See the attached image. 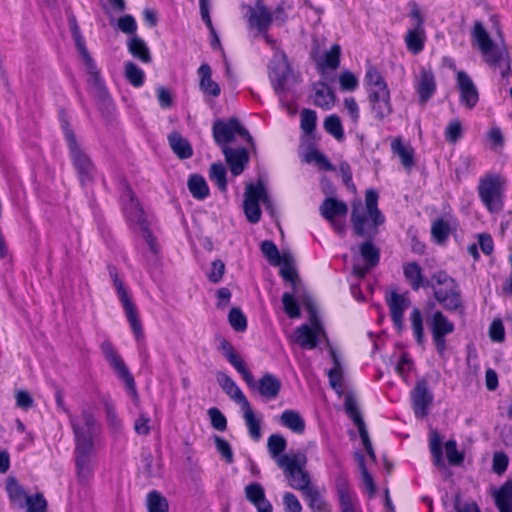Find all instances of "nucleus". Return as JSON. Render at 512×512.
<instances>
[{
	"label": "nucleus",
	"mask_w": 512,
	"mask_h": 512,
	"mask_svg": "<svg viewBox=\"0 0 512 512\" xmlns=\"http://www.w3.org/2000/svg\"><path fill=\"white\" fill-rule=\"evenodd\" d=\"M54 399L57 409L68 417L74 440L76 476L78 483L85 485L94 475L97 418L94 412L87 407H83L80 414H73L65 404L61 389L55 391Z\"/></svg>",
	"instance_id": "1"
},
{
	"label": "nucleus",
	"mask_w": 512,
	"mask_h": 512,
	"mask_svg": "<svg viewBox=\"0 0 512 512\" xmlns=\"http://www.w3.org/2000/svg\"><path fill=\"white\" fill-rule=\"evenodd\" d=\"M364 86L372 117L378 121L388 118L394 111L391 92L385 77L375 65L366 66Z\"/></svg>",
	"instance_id": "2"
},
{
	"label": "nucleus",
	"mask_w": 512,
	"mask_h": 512,
	"mask_svg": "<svg viewBox=\"0 0 512 512\" xmlns=\"http://www.w3.org/2000/svg\"><path fill=\"white\" fill-rule=\"evenodd\" d=\"M471 42L481 52L484 61L493 68L499 67L503 79L512 74V60L506 48L499 49L484 24L476 20L471 30Z\"/></svg>",
	"instance_id": "3"
},
{
	"label": "nucleus",
	"mask_w": 512,
	"mask_h": 512,
	"mask_svg": "<svg viewBox=\"0 0 512 512\" xmlns=\"http://www.w3.org/2000/svg\"><path fill=\"white\" fill-rule=\"evenodd\" d=\"M278 466L284 470L289 485L295 490L302 491L309 507L320 511L324 501L318 490L310 485L309 473L304 469L305 458L300 460L297 455H284L279 458Z\"/></svg>",
	"instance_id": "4"
},
{
	"label": "nucleus",
	"mask_w": 512,
	"mask_h": 512,
	"mask_svg": "<svg viewBox=\"0 0 512 512\" xmlns=\"http://www.w3.org/2000/svg\"><path fill=\"white\" fill-rule=\"evenodd\" d=\"M507 182L505 175L494 171H486L479 177L476 191L490 214H498L504 209Z\"/></svg>",
	"instance_id": "5"
},
{
	"label": "nucleus",
	"mask_w": 512,
	"mask_h": 512,
	"mask_svg": "<svg viewBox=\"0 0 512 512\" xmlns=\"http://www.w3.org/2000/svg\"><path fill=\"white\" fill-rule=\"evenodd\" d=\"M433 297L447 312L464 314L462 294L457 281L445 270H438L431 275Z\"/></svg>",
	"instance_id": "6"
},
{
	"label": "nucleus",
	"mask_w": 512,
	"mask_h": 512,
	"mask_svg": "<svg viewBox=\"0 0 512 512\" xmlns=\"http://www.w3.org/2000/svg\"><path fill=\"white\" fill-rule=\"evenodd\" d=\"M379 195L376 190L368 189L365 192L367 214L359 213L353 208L351 223L356 236L378 235L379 226L385 222V217L378 208Z\"/></svg>",
	"instance_id": "7"
},
{
	"label": "nucleus",
	"mask_w": 512,
	"mask_h": 512,
	"mask_svg": "<svg viewBox=\"0 0 512 512\" xmlns=\"http://www.w3.org/2000/svg\"><path fill=\"white\" fill-rule=\"evenodd\" d=\"M107 270L135 340L140 342L144 339L145 334L143 324L138 313V308L134 303L124 281L120 278L117 267L115 265L109 264L107 266Z\"/></svg>",
	"instance_id": "8"
},
{
	"label": "nucleus",
	"mask_w": 512,
	"mask_h": 512,
	"mask_svg": "<svg viewBox=\"0 0 512 512\" xmlns=\"http://www.w3.org/2000/svg\"><path fill=\"white\" fill-rule=\"evenodd\" d=\"M101 352L109 364L110 368L114 371L116 376L123 382L127 393L131 397L135 405L140 402V396L137 390L134 376L126 365L121 355L116 350L113 343L105 340L100 345Z\"/></svg>",
	"instance_id": "9"
},
{
	"label": "nucleus",
	"mask_w": 512,
	"mask_h": 512,
	"mask_svg": "<svg viewBox=\"0 0 512 512\" xmlns=\"http://www.w3.org/2000/svg\"><path fill=\"white\" fill-rule=\"evenodd\" d=\"M239 135L251 148H254V140L249 131L241 124L236 117L229 119H216L212 125V136L215 144L221 148L230 147L235 136Z\"/></svg>",
	"instance_id": "10"
},
{
	"label": "nucleus",
	"mask_w": 512,
	"mask_h": 512,
	"mask_svg": "<svg viewBox=\"0 0 512 512\" xmlns=\"http://www.w3.org/2000/svg\"><path fill=\"white\" fill-rule=\"evenodd\" d=\"M269 196L261 180L256 184L248 183L245 187L243 209L247 220L252 223H258L261 219L260 202L266 203Z\"/></svg>",
	"instance_id": "11"
},
{
	"label": "nucleus",
	"mask_w": 512,
	"mask_h": 512,
	"mask_svg": "<svg viewBox=\"0 0 512 512\" xmlns=\"http://www.w3.org/2000/svg\"><path fill=\"white\" fill-rule=\"evenodd\" d=\"M67 148L81 186L93 182L96 168L89 155L81 149L78 141L67 144Z\"/></svg>",
	"instance_id": "12"
},
{
	"label": "nucleus",
	"mask_w": 512,
	"mask_h": 512,
	"mask_svg": "<svg viewBox=\"0 0 512 512\" xmlns=\"http://www.w3.org/2000/svg\"><path fill=\"white\" fill-rule=\"evenodd\" d=\"M428 325L435 349L443 356L447 350L446 336L454 332L455 325L441 310L433 312Z\"/></svg>",
	"instance_id": "13"
},
{
	"label": "nucleus",
	"mask_w": 512,
	"mask_h": 512,
	"mask_svg": "<svg viewBox=\"0 0 512 512\" xmlns=\"http://www.w3.org/2000/svg\"><path fill=\"white\" fill-rule=\"evenodd\" d=\"M377 235L373 236H361L365 238V241L360 244L359 252L361 257L365 261V265H354L352 268L353 275L358 279H363L368 274V272L376 267L380 261V250L377 248L373 240Z\"/></svg>",
	"instance_id": "14"
},
{
	"label": "nucleus",
	"mask_w": 512,
	"mask_h": 512,
	"mask_svg": "<svg viewBox=\"0 0 512 512\" xmlns=\"http://www.w3.org/2000/svg\"><path fill=\"white\" fill-rule=\"evenodd\" d=\"M385 302L389 308L390 318L397 333H402L404 325V314L410 306V300L405 294L391 291L385 296Z\"/></svg>",
	"instance_id": "15"
},
{
	"label": "nucleus",
	"mask_w": 512,
	"mask_h": 512,
	"mask_svg": "<svg viewBox=\"0 0 512 512\" xmlns=\"http://www.w3.org/2000/svg\"><path fill=\"white\" fill-rule=\"evenodd\" d=\"M67 20L71 32V36L75 43V46L84 62L88 74H95L99 69L95 60L91 57L86 46V40L81 33L77 19L73 12L67 15Z\"/></svg>",
	"instance_id": "16"
},
{
	"label": "nucleus",
	"mask_w": 512,
	"mask_h": 512,
	"mask_svg": "<svg viewBox=\"0 0 512 512\" xmlns=\"http://www.w3.org/2000/svg\"><path fill=\"white\" fill-rule=\"evenodd\" d=\"M335 490L337 493L341 512H356L355 503L358 502L356 492L352 489L349 478L344 471L335 476Z\"/></svg>",
	"instance_id": "17"
},
{
	"label": "nucleus",
	"mask_w": 512,
	"mask_h": 512,
	"mask_svg": "<svg viewBox=\"0 0 512 512\" xmlns=\"http://www.w3.org/2000/svg\"><path fill=\"white\" fill-rule=\"evenodd\" d=\"M218 350L227 362L242 376V379L247 383V385H252L254 383V377L251 371L230 341L222 338L219 342Z\"/></svg>",
	"instance_id": "18"
},
{
	"label": "nucleus",
	"mask_w": 512,
	"mask_h": 512,
	"mask_svg": "<svg viewBox=\"0 0 512 512\" xmlns=\"http://www.w3.org/2000/svg\"><path fill=\"white\" fill-rule=\"evenodd\" d=\"M459 101L467 109H473L479 102V92L472 78L464 70L456 74Z\"/></svg>",
	"instance_id": "19"
},
{
	"label": "nucleus",
	"mask_w": 512,
	"mask_h": 512,
	"mask_svg": "<svg viewBox=\"0 0 512 512\" xmlns=\"http://www.w3.org/2000/svg\"><path fill=\"white\" fill-rule=\"evenodd\" d=\"M413 409L416 416L424 417L428 415L429 407L433 402V394L428 388L425 379L416 382L414 389L411 391Z\"/></svg>",
	"instance_id": "20"
},
{
	"label": "nucleus",
	"mask_w": 512,
	"mask_h": 512,
	"mask_svg": "<svg viewBox=\"0 0 512 512\" xmlns=\"http://www.w3.org/2000/svg\"><path fill=\"white\" fill-rule=\"evenodd\" d=\"M222 153L234 177L241 175L249 164L250 155L244 147H226L222 149Z\"/></svg>",
	"instance_id": "21"
},
{
	"label": "nucleus",
	"mask_w": 512,
	"mask_h": 512,
	"mask_svg": "<svg viewBox=\"0 0 512 512\" xmlns=\"http://www.w3.org/2000/svg\"><path fill=\"white\" fill-rule=\"evenodd\" d=\"M415 90L421 104L427 103L434 96L437 90V84L435 75L431 69L424 67L420 69Z\"/></svg>",
	"instance_id": "22"
},
{
	"label": "nucleus",
	"mask_w": 512,
	"mask_h": 512,
	"mask_svg": "<svg viewBox=\"0 0 512 512\" xmlns=\"http://www.w3.org/2000/svg\"><path fill=\"white\" fill-rule=\"evenodd\" d=\"M402 270L405 280L413 291H418L421 288H429L431 278L428 279L425 277L423 269L418 262H405L402 266Z\"/></svg>",
	"instance_id": "23"
},
{
	"label": "nucleus",
	"mask_w": 512,
	"mask_h": 512,
	"mask_svg": "<svg viewBox=\"0 0 512 512\" xmlns=\"http://www.w3.org/2000/svg\"><path fill=\"white\" fill-rule=\"evenodd\" d=\"M321 330L319 320L314 317L313 325L303 324L296 329V341L303 349H314L318 344V334Z\"/></svg>",
	"instance_id": "24"
},
{
	"label": "nucleus",
	"mask_w": 512,
	"mask_h": 512,
	"mask_svg": "<svg viewBox=\"0 0 512 512\" xmlns=\"http://www.w3.org/2000/svg\"><path fill=\"white\" fill-rule=\"evenodd\" d=\"M321 216L330 224H335L337 217H344L348 213L347 204L334 197H327L323 200L319 207Z\"/></svg>",
	"instance_id": "25"
},
{
	"label": "nucleus",
	"mask_w": 512,
	"mask_h": 512,
	"mask_svg": "<svg viewBox=\"0 0 512 512\" xmlns=\"http://www.w3.org/2000/svg\"><path fill=\"white\" fill-rule=\"evenodd\" d=\"M199 89L204 96L218 97L221 94L219 84L212 79V69L208 63H202L198 69Z\"/></svg>",
	"instance_id": "26"
},
{
	"label": "nucleus",
	"mask_w": 512,
	"mask_h": 512,
	"mask_svg": "<svg viewBox=\"0 0 512 512\" xmlns=\"http://www.w3.org/2000/svg\"><path fill=\"white\" fill-rule=\"evenodd\" d=\"M313 104L323 110H330L335 102L336 95L325 82L319 81L313 85Z\"/></svg>",
	"instance_id": "27"
},
{
	"label": "nucleus",
	"mask_w": 512,
	"mask_h": 512,
	"mask_svg": "<svg viewBox=\"0 0 512 512\" xmlns=\"http://www.w3.org/2000/svg\"><path fill=\"white\" fill-rule=\"evenodd\" d=\"M391 151L399 157L402 166L407 171L412 170L415 165L414 149L410 145H406L401 136L395 137L391 141Z\"/></svg>",
	"instance_id": "28"
},
{
	"label": "nucleus",
	"mask_w": 512,
	"mask_h": 512,
	"mask_svg": "<svg viewBox=\"0 0 512 512\" xmlns=\"http://www.w3.org/2000/svg\"><path fill=\"white\" fill-rule=\"evenodd\" d=\"M216 379L223 391L240 405H248V399L235 381L224 372H217Z\"/></svg>",
	"instance_id": "29"
},
{
	"label": "nucleus",
	"mask_w": 512,
	"mask_h": 512,
	"mask_svg": "<svg viewBox=\"0 0 512 512\" xmlns=\"http://www.w3.org/2000/svg\"><path fill=\"white\" fill-rule=\"evenodd\" d=\"M248 22L256 27L259 33H265L273 23V14L265 5L258 3L256 10L251 12Z\"/></svg>",
	"instance_id": "30"
},
{
	"label": "nucleus",
	"mask_w": 512,
	"mask_h": 512,
	"mask_svg": "<svg viewBox=\"0 0 512 512\" xmlns=\"http://www.w3.org/2000/svg\"><path fill=\"white\" fill-rule=\"evenodd\" d=\"M168 144L173 153L181 160L193 156V147L187 138L178 131H173L167 136Z\"/></svg>",
	"instance_id": "31"
},
{
	"label": "nucleus",
	"mask_w": 512,
	"mask_h": 512,
	"mask_svg": "<svg viewBox=\"0 0 512 512\" xmlns=\"http://www.w3.org/2000/svg\"><path fill=\"white\" fill-rule=\"evenodd\" d=\"M282 383L278 377L265 373L258 381V391L264 398L274 400L278 397Z\"/></svg>",
	"instance_id": "32"
},
{
	"label": "nucleus",
	"mask_w": 512,
	"mask_h": 512,
	"mask_svg": "<svg viewBox=\"0 0 512 512\" xmlns=\"http://www.w3.org/2000/svg\"><path fill=\"white\" fill-rule=\"evenodd\" d=\"M492 497L498 512H512V480L505 481Z\"/></svg>",
	"instance_id": "33"
},
{
	"label": "nucleus",
	"mask_w": 512,
	"mask_h": 512,
	"mask_svg": "<svg viewBox=\"0 0 512 512\" xmlns=\"http://www.w3.org/2000/svg\"><path fill=\"white\" fill-rule=\"evenodd\" d=\"M405 45L407 50L413 54H420L425 47L426 33L424 27L416 26L408 29L405 38Z\"/></svg>",
	"instance_id": "34"
},
{
	"label": "nucleus",
	"mask_w": 512,
	"mask_h": 512,
	"mask_svg": "<svg viewBox=\"0 0 512 512\" xmlns=\"http://www.w3.org/2000/svg\"><path fill=\"white\" fill-rule=\"evenodd\" d=\"M122 211L129 226H137L140 229L149 224L139 201L136 203L124 204Z\"/></svg>",
	"instance_id": "35"
},
{
	"label": "nucleus",
	"mask_w": 512,
	"mask_h": 512,
	"mask_svg": "<svg viewBox=\"0 0 512 512\" xmlns=\"http://www.w3.org/2000/svg\"><path fill=\"white\" fill-rule=\"evenodd\" d=\"M128 52L140 62L148 64L152 61V56L149 47L146 42L139 37L134 35L129 38L127 42Z\"/></svg>",
	"instance_id": "36"
},
{
	"label": "nucleus",
	"mask_w": 512,
	"mask_h": 512,
	"mask_svg": "<svg viewBox=\"0 0 512 512\" xmlns=\"http://www.w3.org/2000/svg\"><path fill=\"white\" fill-rule=\"evenodd\" d=\"M341 61V47L339 44H333L331 48L326 51L323 58L317 61V69L320 73H324L326 69L332 71L340 66Z\"/></svg>",
	"instance_id": "37"
},
{
	"label": "nucleus",
	"mask_w": 512,
	"mask_h": 512,
	"mask_svg": "<svg viewBox=\"0 0 512 512\" xmlns=\"http://www.w3.org/2000/svg\"><path fill=\"white\" fill-rule=\"evenodd\" d=\"M344 408L348 417L353 421L358 429L359 435L364 434L367 431L365 422L361 415L357 401L352 394H347L344 400Z\"/></svg>",
	"instance_id": "38"
},
{
	"label": "nucleus",
	"mask_w": 512,
	"mask_h": 512,
	"mask_svg": "<svg viewBox=\"0 0 512 512\" xmlns=\"http://www.w3.org/2000/svg\"><path fill=\"white\" fill-rule=\"evenodd\" d=\"M6 492L9 501L12 504L17 505L20 508H24V503L29 495L26 493L24 487L19 483V481L15 477H9L7 479Z\"/></svg>",
	"instance_id": "39"
},
{
	"label": "nucleus",
	"mask_w": 512,
	"mask_h": 512,
	"mask_svg": "<svg viewBox=\"0 0 512 512\" xmlns=\"http://www.w3.org/2000/svg\"><path fill=\"white\" fill-rule=\"evenodd\" d=\"M280 423L296 434H302L305 431V421L300 413L295 410H284L280 416Z\"/></svg>",
	"instance_id": "40"
},
{
	"label": "nucleus",
	"mask_w": 512,
	"mask_h": 512,
	"mask_svg": "<svg viewBox=\"0 0 512 512\" xmlns=\"http://www.w3.org/2000/svg\"><path fill=\"white\" fill-rule=\"evenodd\" d=\"M289 66L287 64H278L271 68L269 78L275 92L281 95L285 91V85L288 79Z\"/></svg>",
	"instance_id": "41"
},
{
	"label": "nucleus",
	"mask_w": 512,
	"mask_h": 512,
	"mask_svg": "<svg viewBox=\"0 0 512 512\" xmlns=\"http://www.w3.org/2000/svg\"><path fill=\"white\" fill-rule=\"evenodd\" d=\"M187 185L192 197L197 200H204L210 194L209 186L202 175L192 174Z\"/></svg>",
	"instance_id": "42"
},
{
	"label": "nucleus",
	"mask_w": 512,
	"mask_h": 512,
	"mask_svg": "<svg viewBox=\"0 0 512 512\" xmlns=\"http://www.w3.org/2000/svg\"><path fill=\"white\" fill-rule=\"evenodd\" d=\"M241 407L244 410L243 417H244L245 424L247 426L250 438L253 441H259L262 437L260 419H258L255 416L249 402H248V405H241Z\"/></svg>",
	"instance_id": "43"
},
{
	"label": "nucleus",
	"mask_w": 512,
	"mask_h": 512,
	"mask_svg": "<svg viewBox=\"0 0 512 512\" xmlns=\"http://www.w3.org/2000/svg\"><path fill=\"white\" fill-rule=\"evenodd\" d=\"M124 77L134 88L142 87L146 78L144 70L132 61L124 63Z\"/></svg>",
	"instance_id": "44"
},
{
	"label": "nucleus",
	"mask_w": 512,
	"mask_h": 512,
	"mask_svg": "<svg viewBox=\"0 0 512 512\" xmlns=\"http://www.w3.org/2000/svg\"><path fill=\"white\" fill-rule=\"evenodd\" d=\"M429 448L434 466L440 470L446 469L442 451V439L437 431H433L430 435Z\"/></svg>",
	"instance_id": "45"
},
{
	"label": "nucleus",
	"mask_w": 512,
	"mask_h": 512,
	"mask_svg": "<svg viewBox=\"0 0 512 512\" xmlns=\"http://www.w3.org/2000/svg\"><path fill=\"white\" fill-rule=\"evenodd\" d=\"M209 179L214 183L219 191L225 193L228 189L227 171L221 162L212 163L208 173Z\"/></svg>",
	"instance_id": "46"
},
{
	"label": "nucleus",
	"mask_w": 512,
	"mask_h": 512,
	"mask_svg": "<svg viewBox=\"0 0 512 512\" xmlns=\"http://www.w3.org/2000/svg\"><path fill=\"white\" fill-rule=\"evenodd\" d=\"M260 250L267 261L273 265H281L282 261H287L289 254H280L276 244L272 240H264L260 244Z\"/></svg>",
	"instance_id": "47"
},
{
	"label": "nucleus",
	"mask_w": 512,
	"mask_h": 512,
	"mask_svg": "<svg viewBox=\"0 0 512 512\" xmlns=\"http://www.w3.org/2000/svg\"><path fill=\"white\" fill-rule=\"evenodd\" d=\"M332 355H333V359H334V365L328 371L329 384H330L331 388L338 395H341L343 393V389H344L343 370H342L341 364L334 352H332Z\"/></svg>",
	"instance_id": "48"
},
{
	"label": "nucleus",
	"mask_w": 512,
	"mask_h": 512,
	"mask_svg": "<svg viewBox=\"0 0 512 512\" xmlns=\"http://www.w3.org/2000/svg\"><path fill=\"white\" fill-rule=\"evenodd\" d=\"M148 512H168L169 504L167 499L157 490L148 492L146 496Z\"/></svg>",
	"instance_id": "49"
},
{
	"label": "nucleus",
	"mask_w": 512,
	"mask_h": 512,
	"mask_svg": "<svg viewBox=\"0 0 512 512\" xmlns=\"http://www.w3.org/2000/svg\"><path fill=\"white\" fill-rule=\"evenodd\" d=\"M410 322L414 338L419 345H422L425 340L424 325L422 312L418 307H414L410 312Z\"/></svg>",
	"instance_id": "50"
},
{
	"label": "nucleus",
	"mask_w": 512,
	"mask_h": 512,
	"mask_svg": "<svg viewBox=\"0 0 512 512\" xmlns=\"http://www.w3.org/2000/svg\"><path fill=\"white\" fill-rule=\"evenodd\" d=\"M486 140L490 150L500 153L505 146V138L502 129L497 125H492L486 132Z\"/></svg>",
	"instance_id": "51"
},
{
	"label": "nucleus",
	"mask_w": 512,
	"mask_h": 512,
	"mask_svg": "<svg viewBox=\"0 0 512 512\" xmlns=\"http://www.w3.org/2000/svg\"><path fill=\"white\" fill-rule=\"evenodd\" d=\"M267 447L271 457L278 463L279 458L285 455L283 452L286 450L287 441L280 434H271L267 440Z\"/></svg>",
	"instance_id": "52"
},
{
	"label": "nucleus",
	"mask_w": 512,
	"mask_h": 512,
	"mask_svg": "<svg viewBox=\"0 0 512 512\" xmlns=\"http://www.w3.org/2000/svg\"><path fill=\"white\" fill-rule=\"evenodd\" d=\"M451 232L448 221L443 218H437L431 226V235L438 244H443L449 238Z\"/></svg>",
	"instance_id": "53"
},
{
	"label": "nucleus",
	"mask_w": 512,
	"mask_h": 512,
	"mask_svg": "<svg viewBox=\"0 0 512 512\" xmlns=\"http://www.w3.org/2000/svg\"><path fill=\"white\" fill-rule=\"evenodd\" d=\"M324 129L337 141H342L345 138L343 125L341 123L340 117L336 114H331L325 118Z\"/></svg>",
	"instance_id": "54"
},
{
	"label": "nucleus",
	"mask_w": 512,
	"mask_h": 512,
	"mask_svg": "<svg viewBox=\"0 0 512 512\" xmlns=\"http://www.w3.org/2000/svg\"><path fill=\"white\" fill-rule=\"evenodd\" d=\"M358 466L360 469L363 485L365 487V491L367 492L369 498H373L376 494V484L374 482V478L372 474L368 471L364 457L362 455L359 456Z\"/></svg>",
	"instance_id": "55"
},
{
	"label": "nucleus",
	"mask_w": 512,
	"mask_h": 512,
	"mask_svg": "<svg viewBox=\"0 0 512 512\" xmlns=\"http://www.w3.org/2000/svg\"><path fill=\"white\" fill-rule=\"evenodd\" d=\"M107 424L112 428H119L121 420L118 417L116 406L109 396L102 399Z\"/></svg>",
	"instance_id": "56"
},
{
	"label": "nucleus",
	"mask_w": 512,
	"mask_h": 512,
	"mask_svg": "<svg viewBox=\"0 0 512 512\" xmlns=\"http://www.w3.org/2000/svg\"><path fill=\"white\" fill-rule=\"evenodd\" d=\"M47 506V500L40 492L29 495L24 503L27 512H47Z\"/></svg>",
	"instance_id": "57"
},
{
	"label": "nucleus",
	"mask_w": 512,
	"mask_h": 512,
	"mask_svg": "<svg viewBox=\"0 0 512 512\" xmlns=\"http://www.w3.org/2000/svg\"><path fill=\"white\" fill-rule=\"evenodd\" d=\"M316 112L309 108H304L300 113V127L307 135H311L316 129Z\"/></svg>",
	"instance_id": "58"
},
{
	"label": "nucleus",
	"mask_w": 512,
	"mask_h": 512,
	"mask_svg": "<svg viewBox=\"0 0 512 512\" xmlns=\"http://www.w3.org/2000/svg\"><path fill=\"white\" fill-rule=\"evenodd\" d=\"M58 121L60 124V128L63 132L66 144L77 141L76 134L70 124L68 114L64 108H61L58 111Z\"/></svg>",
	"instance_id": "59"
},
{
	"label": "nucleus",
	"mask_w": 512,
	"mask_h": 512,
	"mask_svg": "<svg viewBox=\"0 0 512 512\" xmlns=\"http://www.w3.org/2000/svg\"><path fill=\"white\" fill-rule=\"evenodd\" d=\"M445 453L448 463L452 466L461 465L464 461V453L457 448V442L450 439L445 443Z\"/></svg>",
	"instance_id": "60"
},
{
	"label": "nucleus",
	"mask_w": 512,
	"mask_h": 512,
	"mask_svg": "<svg viewBox=\"0 0 512 512\" xmlns=\"http://www.w3.org/2000/svg\"><path fill=\"white\" fill-rule=\"evenodd\" d=\"M228 321L236 332H244L247 329V318L238 307H233L229 311Z\"/></svg>",
	"instance_id": "61"
},
{
	"label": "nucleus",
	"mask_w": 512,
	"mask_h": 512,
	"mask_svg": "<svg viewBox=\"0 0 512 512\" xmlns=\"http://www.w3.org/2000/svg\"><path fill=\"white\" fill-rule=\"evenodd\" d=\"M282 303L283 308L287 316L291 319L299 318L301 315V310L299 303L293 294L285 292L282 295Z\"/></svg>",
	"instance_id": "62"
},
{
	"label": "nucleus",
	"mask_w": 512,
	"mask_h": 512,
	"mask_svg": "<svg viewBox=\"0 0 512 512\" xmlns=\"http://www.w3.org/2000/svg\"><path fill=\"white\" fill-rule=\"evenodd\" d=\"M339 85L342 91L353 92L359 87V80L354 73L344 70L339 75Z\"/></svg>",
	"instance_id": "63"
},
{
	"label": "nucleus",
	"mask_w": 512,
	"mask_h": 512,
	"mask_svg": "<svg viewBox=\"0 0 512 512\" xmlns=\"http://www.w3.org/2000/svg\"><path fill=\"white\" fill-rule=\"evenodd\" d=\"M245 497L251 504H257L265 497L264 488L260 483L252 482L245 487Z\"/></svg>",
	"instance_id": "64"
}]
</instances>
